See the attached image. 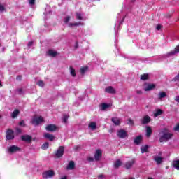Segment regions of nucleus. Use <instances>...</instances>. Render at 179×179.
Returning a JSON list of instances; mask_svg holds the SVG:
<instances>
[{
    "label": "nucleus",
    "instance_id": "nucleus-1",
    "mask_svg": "<svg viewBox=\"0 0 179 179\" xmlns=\"http://www.w3.org/2000/svg\"><path fill=\"white\" fill-rule=\"evenodd\" d=\"M159 136V142H167V141H170L173 138V133L169 129L164 128L160 130Z\"/></svg>",
    "mask_w": 179,
    "mask_h": 179
},
{
    "label": "nucleus",
    "instance_id": "nucleus-2",
    "mask_svg": "<svg viewBox=\"0 0 179 179\" xmlns=\"http://www.w3.org/2000/svg\"><path fill=\"white\" fill-rule=\"evenodd\" d=\"M55 176V172L52 170H48L43 173L42 177L43 178L47 179V178H51L52 177H54Z\"/></svg>",
    "mask_w": 179,
    "mask_h": 179
},
{
    "label": "nucleus",
    "instance_id": "nucleus-3",
    "mask_svg": "<svg viewBox=\"0 0 179 179\" xmlns=\"http://www.w3.org/2000/svg\"><path fill=\"white\" fill-rule=\"evenodd\" d=\"M43 122H44V118H43V117L41 116H39V117L35 116L34 117L31 121V124H33V125H35V126L38 125L39 124H41Z\"/></svg>",
    "mask_w": 179,
    "mask_h": 179
},
{
    "label": "nucleus",
    "instance_id": "nucleus-4",
    "mask_svg": "<svg viewBox=\"0 0 179 179\" xmlns=\"http://www.w3.org/2000/svg\"><path fill=\"white\" fill-rule=\"evenodd\" d=\"M117 136L118 138L124 139L125 138H128V133H127V131L124 129H120L117 131Z\"/></svg>",
    "mask_w": 179,
    "mask_h": 179
},
{
    "label": "nucleus",
    "instance_id": "nucleus-5",
    "mask_svg": "<svg viewBox=\"0 0 179 179\" xmlns=\"http://www.w3.org/2000/svg\"><path fill=\"white\" fill-rule=\"evenodd\" d=\"M156 87V85L150 84V83H145L144 85L143 90L145 92H150V90H153Z\"/></svg>",
    "mask_w": 179,
    "mask_h": 179
},
{
    "label": "nucleus",
    "instance_id": "nucleus-6",
    "mask_svg": "<svg viewBox=\"0 0 179 179\" xmlns=\"http://www.w3.org/2000/svg\"><path fill=\"white\" fill-rule=\"evenodd\" d=\"M102 156H103V151L100 149L96 150L94 153V160H96V162H99V160L101 159Z\"/></svg>",
    "mask_w": 179,
    "mask_h": 179
},
{
    "label": "nucleus",
    "instance_id": "nucleus-7",
    "mask_svg": "<svg viewBox=\"0 0 179 179\" xmlns=\"http://www.w3.org/2000/svg\"><path fill=\"white\" fill-rule=\"evenodd\" d=\"M15 138V134L13 133V130L12 129H8L6 131V140L7 141H10L12 139Z\"/></svg>",
    "mask_w": 179,
    "mask_h": 179
},
{
    "label": "nucleus",
    "instance_id": "nucleus-8",
    "mask_svg": "<svg viewBox=\"0 0 179 179\" xmlns=\"http://www.w3.org/2000/svg\"><path fill=\"white\" fill-rule=\"evenodd\" d=\"M64 152H65V148L64 146H60L56 152L57 157H62L64 155Z\"/></svg>",
    "mask_w": 179,
    "mask_h": 179
},
{
    "label": "nucleus",
    "instance_id": "nucleus-9",
    "mask_svg": "<svg viewBox=\"0 0 179 179\" xmlns=\"http://www.w3.org/2000/svg\"><path fill=\"white\" fill-rule=\"evenodd\" d=\"M19 151H20V148L16 145L10 146L8 148V152L10 153H16V152H19Z\"/></svg>",
    "mask_w": 179,
    "mask_h": 179
},
{
    "label": "nucleus",
    "instance_id": "nucleus-10",
    "mask_svg": "<svg viewBox=\"0 0 179 179\" xmlns=\"http://www.w3.org/2000/svg\"><path fill=\"white\" fill-rule=\"evenodd\" d=\"M45 129L49 132H54V131H57V127L55 124H48L46 126Z\"/></svg>",
    "mask_w": 179,
    "mask_h": 179
},
{
    "label": "nucleus",
    "instance_id": "nucleus-11",
    "mask_svg": "<svg viewBox=\"0 0 179 179\" xmlns=\"http://www.w3.org/2000/svg\"><path fill=\"white\" fill-rule=\"evenodd\" d=\"M179 52V45L176 46L175 50L169 52L166 54L167 57H173V55H176V54H178Z\"/></svg>",
    "mask_w": 179,
    "mask_h": 179
},
{
    "label": "nucleus",
    "instance_id": "nucleus-12",
    "mask_svg": "<svg viewBox=\"0 0 179 179\" xmlns=\"http://www.w3.org/2000/svg\"><path fill=\"white\" fill-rule=\"evenodd\" d=\"M105 92L106 93H110V94H115L116 93L115 89H114V87L112 86H108L105 88Z\"/></svg>",
    "mask_w": 179,
    "mask_h": 179
},
{
    "label": "nucleus",
    "instance_id": "nucleus-13",
    "mask_svg": "<svg viewBox=\"0 0 179 179\" xmlns=\"http://www.w3.org/2000/svg\"><path fill=\"white\" fill-rule=\"evenodd\" d=\"M150 122V117L148 115L144 116L141 120V124L144 125L146 124H149Z\"/></svg>",
    "mask_w": 179,
    "mask_h": 179
},
{
    "label": "nucleus",
    "instance_id": "nucleus-14",
    "mask_svg": "<svg viewBox=\"0 0 179 179\" xmlns=\"http://www.w3.org/2000/svg\"><path fill=\"white\" fill-rule=\"evenodd\" d=\"M88 128L91 131H94L97 128V124L94 122H92L89 124Z\"/></svg>",
    "mask_w": 179,
    "mask_h": 179
},
{
    "label": "nucleus",
    "instance_id": "nucleus-15",
    "mask_svg": "<svg viewBox=\"0 0 179 179\" xmlns=\"http://www.w3.org/2000/svg\"><path fill=\"white\" fill-rule=\"evenodd\" d=\"M154 160L156 162L157 164H161V163H163V157L160 156H155L154 157Z\"/></svg>",
    "mask_w": 179,
    "mask_h": 179
},
{
    "label": "nucleus",
    "instance_id": "nucleus-16",
    "mask_svg": "<svg viewBox=\"0 0 179 179\" xmlns=\"http://www.w3.org/2000/svg\"><path fill=\"white\" fill-rule=\"evenodd\" d=\"M134 164H135V159L129 161L125 164V168L127 169H131V167H132V166H134Z\"/></svg>",
    "mask_w": 179,
    "mask_h": 179
},
{
    "label": "nucleus",
    "instance_id": "nucleus-17",
    "mask_svg": "<svg viewBox=\"0 0 179 179\" xmlns=\"http://www.w3.org/2000/svg\"><path fill=\"white\" fill-rule=\"evenodd\" d=\"M114 168L115 169H118L119 167H121V166H122V162H121V159H117L115 162H114Z\"/></svg>",
    "mask_w": 179,
    "mask_h": 179
},
{
    "label": "nucleus",
    "instance_id": "nucleus-18",
    "mask_svg": "<svg viewBox=\"0 0 179 179\" xmlns=\"http://www.w3.org/2000/svg\"><path fill=\"white\" fill-rule=\"evenodd\" d=\"M44 137L46 138V139H48L49 141H54V139H55V137L53 135L50 134L48 133H45Z\"/></svg>",
    "mask_w": 179,
    "mask_h": 179
},
{
    "label": "nucleus",
    "instance_id": "nucleus-19",
    "mask_svg": "<svg viewBox=\"0 0 179 179\" xmlns=\"http://www.w3.org/2000/svg\"><path fill=\"white\" fill-rule=\"evenodd\" d=\"M83 22H75L67 24L68 27L72 28L73 26H83Z\"/></svg>",
    "mask_w": 179,
    "mask_h": 179
},
{
    "label": "nucleus",
    "instance_id": "nucleus-20",
    "mask_svg": "<svg viewBox=\"0 0 179 179\" xmlns=\"http://www.w3.org/2000/svg\"><path fill=\"white\" fill-rule=\"evenodd\" d=\"M101 110H102V111H106V110H107V108H110V107H111V105L110 104H107V103H102L101 104Z\"/></svg>",
    "mask_w": 179,
    "mask_h": 179
},
{
    "label": "nucleus",
    "instance_id": "nucleus-21",
    "mask_svg": "<svg viewBox=\"0 0 179 179\" xmlns=\"http://www.w3.org/2000/svg\"><path fill=\"white\" fill-rule=\"evenodd\" d=\"M21 138L22 141H24L25 142H30L31 141V136L29 135L22 136Z\"/></svg>",
    "mask_w": 179,
    "mask_h": 179
},
{
    "label": "nucleus",
    "instance_id": "nucleus-22",
    "mask_svg": "<svg viewBox=\"0 0 179 179\" xmlns=\"http://www.w3.org/2000/svg\"><path fill=\"white\" fill-rule=\"evenodd\" d=\"M73 169H75V162H73V161H71L67 166V169L73 170Z\"/></svg>",
    "mask_w": 179,
    "mask_h": 179
},
{
    "label": "nucleus",
    "instance_id": "nucleus-23",
    "mask_svg": "<svg viewBox=\"0 0 179 179\" xmlns=\"http://www.w3.org/2000/svg\"><path fill=\"white\" fill-rule=\"evenodd\" d=\"M112 122L115 125H120L121 124V120L118 117H113L112 118Z\"/></svg>",
    "mask_w": 179,
    "mask_h": 179
},
{
    "label": "nucleus",
    "instance_id": "nucleus-24",
    "mask_svg": "<svg viewBox=\"0 0 179 179\" xmlns=\"http://www.w3.org/2000/svg\"><path fill=\"white\" fill-rule=\"evenodd\" d=\"M162 114H163V110H162V109H157L154 112V116L155 117H159V115H162Z\"/></svg>",
    "mask_w": 179,
    "mask_h": 179
},
{
    "label": "nucleus",
    "instance_id": "nucleus-25",
    "mask_svg": "<svg viewBox=\"0 0 179 179\" xmlns=\"http://www.w3.org/2000/svg\"><path fill=\"white\" fill-rule=\"evenodd\" d=\"M57 54V52L52 50H48L47 52V55H49V57H56Z\"/></svg>",
    "mask_w": 179,
    "mask_h": 179
},
{
    "label": "nucleus",
    "instance_id": "nucleus-26",
    "mask_svg": "<svg viewBox=\"0 0 179 179\" xmlns=\"http://www.w3.org/2000/svg\"><path fill=\"white\" fill-rule=\"evenodd\" d=\"M164 97H167V94L164 92H160L158 94V99H164Z\"/></svg>",
    "mask_w": 179,
    "mask_h": 179
},
{
    "label": "nucleus",
    "instance_id": "nucleus-27",
    "mask_svg": "<svg viewBox=\"0 0 179 179\" xmlns=\"http://www.w3.org/2000/svg\"><path fill=\"white\" fill-rule=\"evenodd\" d=\"M142 141V136H138L134 139V143L139 145Z\"/></svg>",
    "mask_w": 179,
    "mask_h": 179
},
{
    "label": "nucleus",
    "instance_id": "nucleus-28",
    "mask_svg": "<svg viewBox=\"0 0 179 179\" xmlns=\"http://www.w3.org/2000/svg\"><path fill=\"white\" fill-rule=\"evenodd\" d=\"M76 18L77 19V20H83V14L80 13H76Z\"/></svg>",
    "mask_w": 179,
    "mask_h": 179
},
{
    "label": "nucleus",
    "instance_id": "nucleus-29",
    "mask_svg": "<svg viewBox=\"0 0 179 179\" xmlns=\"http://www.w3.org/2000/svg\"><path fill=\"white\" fill-rule=\"evenodd\" d=\"M149 149L148 145H143L141 147V153H146L148 152V150Z\"/></svg>",
    "mask_w": 179,
    "mask_h": 179
},
{
    "label": "nucleus",
    "instance_id": "nucleus-30",
    "mask_svg": "<svg viewBox=\"0 0 179 179\" xmlns=\"http://www.w3.org/2000/svg\"><path fill=\"white\" fill-rule=\"evenodd\" d=\"M19 110L16 109L15 110L13 113L11 114V117L12 118H16V117H17V115H19Z\"/></svg>",
    "mask_w": 179,
    "mask_h": 179
},
{
    "label": "nucleus",
    "instance_id": "nucleus-31",
    "mask_svg": "<svg viewBox=\"0 0 179 179\" xmlns=\"http://www.w3.org/2000/svg\"><path fill=\"white\" fill-rule=\"evenodd\" d=\"M146 135L148 138L152 135V128H150V127H146Z\"/></svg>",
    "mask_w": 179,
    "mask_h": 179
},
{
    "label": "nucleus",
    "instance_id": "nucleus-32",
    "mask_svg": "<svg viewBox=\"0 0 179 179\" xmlns=\"http://www.w3.org/2000/svg\"><path fill=\"white\" fill-rule=\"evenodd\" d=\"M173 166L176 170H179V160L173 161Z\"/></svg>",
    "mask_w": 179,
    "mask_h": 179
},
{
    "label": "nucleus",
    "instance_id": "nucleus-33",
    "mask_svg": "<svg viewBox=\"0 0 179 179\" xmlns=\"http://www.w3.org/2000/svg\"><path fill=\"white\" fill-rule=\"evenodd\" d=\"M87 71V66L81 67L80 69V72L82 75H84V73H86Z\"/></svg>",
    "mask_w": 179,
    "mask_h": 179
},
{
    "label": "nucleus",
    "instance_id": "nucleus-34",
    "mask_svg": "<svg viewBox=\"0 0 179 179\" xmlns=\"http://www.w3.org/2000/svg\"><path fill=\"white\" fill-rule=\"evenodd\" d=\"M70 73L71 75V76H76V73L75 72V69L72 68V66L70 67Z\"/></svg>",
    "mask_w": 179,
    "mask_h": 179
},
{
    "label": "nucleus",
    "instance_id": "nucleus-35",
    "mask_svg": "<svg viewBox=\"0 0 179 179\" xmlns=\"http://www.w3.org/2000/svg\"><path fill=\"white\" fill-rule=\"evenodd\" d=\"M141 80H148L149 79V75L148 74H144L141 76Z\"/></svg>",
    "mask_w": 179,
    "mask_h": 179
},
{
    "label": "nucleus",
    "instance_id": "nucleus-36",
    "mask_svg": "<svg viewBox=\"0 0 179 179\" xmlns=\"http://www.w3.org/2000/svg\"><path fill=\"white\" fill-rule=\"evenodd\" d=\"M3 12H6V8H5V6L3 5H2L0 3V13H3Z\"/></svg>",
    "mask_w": 179,
    "mask_h": 179
},
{
    "label": "nucleus",
    "instance_id": "nucleus-37",
    "mask_svg": "<svg viewBox=\"0 0 179 179\" xmlns=\"http://www.w3.org/2000/svg\"><path fill=\"white\" fill-rule=\"evenodd\" d=\"M49 143H45L42 145L41 146V149H43V150H45L47 149H48V146H49Z\"/></svg>",
    "mask_w": 179,
    "mask_h": 179
},
{
    "label": "nucleus",
    "instance_id": "nucleus-38",
    "mask_svg": "<svg viewBox=\"0 0 179 179\" xmlns=\"http://www.w3.org/2000/svg\"><path fill=\"white\" fill-rule=\"evenodd\" d=\"M37 85L43 87L44 86V82L42 80H39L37 82Z\"/></svg>",
    "mask_w": 179,
    "mask_h": 179
},
{
    "label": "nucleus",
    "instance_id": "nucleus-39",
    "mask_svg": "<svg viewBox=\"0 0 179 179\" xmlns=\"http://www.w3.org/2000/svg\"><path fill=\"white\" fill-rule=\"evenodd\" d=\"M69 20H71V17L70 16H67L64 18V23H66V24H68V23L69 22Z\"/></svg>",
    "mask_w": 179,
    "mask_h": 179
},
{
    "label": "nucleus",
    "instance_id": "nucleus-40",
    "mask_svg": "<svg viewBox=\"0 0 179 179\" xmlns=\"http://www.w3.org/2000/svg\"><path fill=\"white\" fill-rule=\"evenodd\" d=\"M173 82H177L179 80V74L173 78Z\"/></svg>",
    "mask_w": 179,
    "mask_h": 179
},
{
    "label": "nucleus",
    "instance_id": "nucleus-41",
    "mask_svg": "<svg viewBox=\"0 0 179 179\" xmlns=\"http://www.w3.org/2000/svg\"><path fill=\"white\" fill-rule=\"evenodd\" d=\"M35 2H36V0H29V3L31 6L34 5Z\"/></svg>",
    "mask_w": 179,
    "mask_h": 179
},
{
    "label": "nucleus",
    "instance_id": "nucleus-42",
    "mask_svg": "<svg viewBox=\"0 0 179 179\" xmlns=\"http://www.w3.org/2000/svg\"><path fill=\"white\" fill-rule=\"evenodd\" d=\"M174 131H179V124H178L174 128Z\"/></svg>",
    "mask_w": 179,
    "mask_h": 179
},
{
    "label": "nucleus",
    "instance_id": "nucleus-43",
    "mask_svg": "<svg viewBox=\"0 0 179 179\" xmlns=\"http://www.w3.org/2000/svg\"><path fill=\"white\" fill-rule=\"evenodd\" d=\"M16 133L17 134H22V130L20 129H19V128H17L16 129Z\"/></svg>",
    "mask_w": 179,
    "mask_h": 179
},
{
    "label": "nucleus",
    "instance_id": "nucleus-44",
    "mask_svg": "<svg viewBox=\"0 0 179 179\" xmlns=\"http://www.w3.org/2000/svg\"><path fill=\"white\" fill-rule=\"evenodd\" d=\"M67 120H68V116H64L63 118V122H66Z\"/></svg>",
    "mask_w": 179,
    "mask_h": 179
},
{
    "label": "nucleus",
    "instance_id": "nucleus-45",
    "mask_svg": "<svg viewBox=\"0 0 179 179\" xmlns=\"http://www.w3.org/2000/svg\"><path fill=\"white\" fill-rule=\"evenodd\" d=\"M175 101H176V103H179V95L176 96Z\"/></svg>",
    "mask_w": 179,
    "mask_h": 179
},
{
    "label": "nucleus",
    "instance_id": "nucleus-46",
    "mask_svg": "<svg viewBox=\"0 0 179 179\" xmlns=\"http://www.w3.org/2000/svg\"><path fill=\"white\" fill-rule=\"evenodd\" d=\"M98 178H99V179H104V175H103V174L99 175V176H98Z\"/></svg>",
    "mask_w": 179,
    "mask_h": 179
},
{
    "label": "nucleus",
    "instance_id": "nucleus-47",
    "mask_svg": "<svg viewBox=\"0 0 179 179\" xmlns=\"http://www.w3.org/2000/svg\"><path fill=\"white\" fill-rule=\"evenodd\" d=\"M20 125L21 126V127H24V121H21V122H20Z\"/></svg>",
    "mask_w": 179,
    "mask_h": 179
},
{
    "label": "nucleus",
    "instance_id": "nucleus-48",
    "mask_svg": "<svg viewBox=\"0 0 179 179\" xmlns=\"http://www.w3.org/2000/svg\"><path fill=\"white\" fill-rule=\"evenodd\" d=\"M87 160H88L89 162H93V160H94V158H93V157H88Z\"/></svg>",
    "mask_w": 179,
    "mask_h": 179
},
{
    "label": "nucleus",
    "instance_id": "nucleus-49",
    "mask_svg": "<svg viewBox=\"0 0 179 179\" xmlns=\"http://www.w3.org/2000/svg\"><path fill=\"white\" fill-rule=\"evenodd\" d=\"M128 124H130V125H132V124H134V122L132 121V120L129 119V122Z\"/></svg>",
    "mask_w": 179,
    "mask_h": 179
},
{
    "label": "nucleus",
    "instance_id": "nucleus-50",
    "mask_svg": "<svg viewBox=\"0 0 179 179\" xmlns=\"http://www.w3.org/2000/svg\"><path fill=\"white\" fill-rule=\"evenodd\" d=\"M142 93H143V92H142V90H137V91H136V94H142Z\"/></svg>",
    "mask_w": 179,
    "mask_h": 179
},
{
    "label": "nucleus",
    "instance_id": "nucleus-51",
    "mask_svg": "<svg viewBox=\"0 0 179 179\" xmlns=\"http://www.w3.org/2000/svg\"><path fill=\"white\" fill-rule=\"evenodd\" d=\"M60 179H68V176H63L60 178Z\"/></svg>",
    "mask_w": 179,
    "mask_h": 179
},
{
    "label": "nucleus",
    "instance_id": "nucleus-52",
    "mask_svg": "<svg viewBox=\"0 0 179 179\" xmlns=\"http://www.w3.org/2000/svg\"><path fill=\"white\" fill-rule=\"evenodd\" d=\"M33 45V42L31 41L28 43V47H31Z\"/></svg>",
    "mask_w": 179,
    "mask_h": 179
},
{
    "label": "nucleus",
    "instance_id": "nucleus-53",
    "mask_svg": "<svg viewBox=\"0 0 179 179\" xmlns=\"http://www.w3.org/2000/svg\"><path fill=\"white\" fill-rule=\"evenodd\" d=\"M162 29V26L157 25V30H160Z\"/></svg>",
    "mask_w": 179,
    "mask_h": 179
},
{
    "label": "nucleus",
    "instance_id": "nucleus-54",
    "mask_svg": "<svg viewBox=\"0 0 179 179\" xmlns=\"http://www.w3.org/2000/svg\"><path fill=\"white\" fill-rule=\"evenodd\" d=\"M17 92H18L19 94H22V89H19L17 90Z\"/></svg>",
    "mask_w": 179,
    "mask_h": 179
},
{
    "label": "nucleus",
    "instance_id": "nucleus-55",
    "mask_svg": "<svg viewBox=\"0 0 179 179\" xmlns=\"http://www.w3.org/2000/svg\"><path fill=\"white\" fill-rule=\"evenodd\" d=\"M20 79H22V76H18L17 77V80H20Z\"/></svg>",
    "mask_w": 179,
    "mask_h": 179
},
{
    "label": "nucleus",
    "instance_id": "nucleus-56",
    "mask_svg": "<svg viewBox=\"0 0 179 179\" xmlns=\"http://www.w3.org/2000/svg\"><path fill=\"white\" fill-rule=\"evenodd\" d=\"M0 87H2V83L0 81Z\"/></svg>",
    "mask_w": 179,
    "mask_h": 179
},
{
    "label": "nucleus",
    "instance_id": "nucleus-57",
    "mask_svg": "<svg viewBox=\"0 0 179 179\" xmlns=\"http://www.w3.org/2000/svg\"><path fill=\"white\" fill-rule=\"evenodd\" d=\"M109 132H110V134H112L113 129H110V130L109 131Z\"/></svg>",
    "mask_w": 179,
    "mask_h": 179
},
{
    "label": "nucleus",
    "instance_id": "nucleus-58",
    "mask_svg": "<svg viewBox=\"0 0 179 179\" xmlns=\"http://www.w3.org/2000/svg\"><path fill=\"white\" fill-rule=\"evenodd\" d=\"M122 22H120V24H119V26H121V24H122Z\"/></svg>",
    "mask_w": 179,
    "mask_h": 179
},
{
    "label": "nucleus",
    "instance_id": "nucleus-59",
    "mask_svg": "<svg viewBox=\"0 0 179 179\" xmlns=\"http://www.w3.org/2000/svg\"><path fill=\"white\" fill-rule=\"evenodd\" d=\"M1 118H2V115H0V120H1Z\"/></svg>",
    "mask_w": 179,
    "mask_h": 179
},
{
    "label": "nucleus",
    "instance_id": "nucleus-60",
    "mask_svg": "<svg viewBox=\"0 0 179 179\" xmlns=\"http://www.w3.org/2000/svg\"><path fill=\"white\" fill-rule=\"evenodd\" d=\"M148 179H153V178H148Z\"/></svg>",
    "mask_w": 179,
    "mask_h": 179
},
{
    "label": "nucleus",
    "instance_id": "nucleus-61",
    "mask_svg": "<svg viewBox=\"0 0 179 179\" xmlns=\"http://www.w3.org/2000/svg\"><path fill=\"white\" fill-rule=\"evenodd\" d=\"M49 13H51V11H50Z\"/></svg>",
    "mask_w": 179,
    "mask_h": 179
}]
</instances>
